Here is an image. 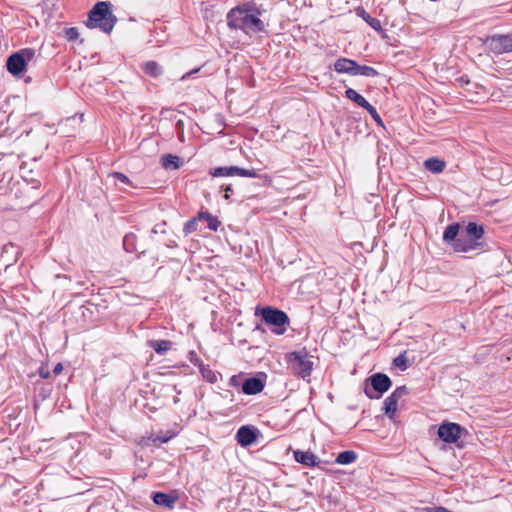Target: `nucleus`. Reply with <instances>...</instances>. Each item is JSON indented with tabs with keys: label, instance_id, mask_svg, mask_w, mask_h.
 Segmentation results:
<instances>
[{
	"label": "nucleus",
	"instance_id": "obj_22",
	"mask_svg": "<svg viewBox=\"0 0 512 512\" xmlns=\"http://www.w3.org/2000/svg\"><path fill=\"white\" fill-rule=\"evenodd\" d=\"M198 218L200 220H205L207 222V227L212 231H217L220 225V221L207 211H200L198 213Z\"/></svg>",
	"mask_w": 512,
	"mask_h": 512
},
{
	"label": "nucleus",
	"instance_id": "obj_31",
	"mask_svg": "<svg viewBox=\"0 0 512 512\" xmlns=\"http://www.w3.org/2000/svg\"><path fill=\"white\" fill-rule=\"evenodd\" d=\"M109 177L113 178L123 184L131 185L130 179L125 174H123L121 172H112L109 174Z\"/></svg>",
	"mask_w": 512,
	"mask_h": 512
},
{
	"label": "nucleus",
	"instance_id": "obj_12",
	"mask_svg": "<svg viewBox=\"0 0 512 512\" xmlns=\"http://www.w3.org/2000/svg\"><path fill=\"white\" fill-rule=\"evenodd\" d=\"M358 66L359 64L348 58H339L334 63V70L337 73H345L349 74L351 76H357L358 75Z\"/></svg>",
	"mask_w": 512,
	"mask_h": 512
},
{
	"label": "nucleus",
	"instance_id": "obj_27",
	"mask_svg": "<svg viewBox=\"0 0 512 512\" xmlns=\"http://www.w3.org/2000/svg\"><path fill=\"white\" fill-rule=\"evenodd\" d=\"M406 354L407 351H404L393 359V365L399 368L401 371H405L408 368V360Z\"/></svg>",
	"mask_w": 512,
	"mask_h": 512
},
{
	"label": "nucleus",
	"instance_id": "obj_20",
	"mask_svg": "<svg viewBox=\"0 0 512 512\" xmlns=\"http://www.w3.org/2000/svg\"><path fill=\"white\" fill-rule=\"evenodd\" d=\"M424 167L432 173H441L445 168V162L439 158H429L425 160Z\"/></svg>",
	"mask_w": 512,
	"mask_h": 512
},
{
	"label": "nucleus",
	"instance_id": "obj_44",
	"mask_svg": "<svg viewBox=\"0 0 512 512\" xmlns=\"http://www.w3.org/2000/svg\"><path fill=\"white\" fill-rule=\"evenodd\" d=\"M391 401H394L396 404L398 403L399 398L395 396V394L392 392L390 396L387 397Z\"/></svg>",
	"mask_w": 512,
	"mask_h": 512
},
{
	"label": "nucleus",
	"instance_id": "obj_4",
	"mask_svg": "<svg viewBox=\"0 0 512 512\" xmlns=\"http://www.w3.org/2000/svg\"><path fill=\"white\" fill-rule=\"evenodd\" d=\"M285 360L293 374L305 381H310L314 362L305 348L287 353Z\"/></svg>",
	"mask_w": 512,
	"mask_h": 512
},
{
	"label": "nucleus",
	"instance_id": "obj_18",
	"mask_svg": "<svg viewBox=\"0 0 512 512\" xmlns=\"http://www.w3.org/2000/svg\"><path fill=\"white\" fill-rule=\"evenodd\" d=\"M183 164L182 159L179 156L173 154H165L161 157V165L166 170L179 169Z\"/></svg>",
	"mask_w": 512,
	"mask_h": 512
},
{
	"label": "nucleus",
	"instance_id": "obj_39",
	"mask_svg": "<svg viewBox=\"0 0 512 512\" xmlns=\"http://www.w3.org/2000/svg\"><path fill=\"white\" fill-rule=\"evenodd\" d=\"M431 512H453L443 506H434Z\"/></svg>",
	"mask_w": 512,
	"mask_h": 512
},
{
	"label": "nucleus",
	"instance_id": "obj_3",
	"mask_svg": "<svg viewBox=\"0 0 512 512\" xmlns=\"http://www.w3.org/2000/svg\"><path fill=\"white\" fill-rule=\"evenodd\" d=\"M110 6L106 1L97 2L88 13L86 27L99 28L104 33L110 34L117 22V17L110 11Z\"/></svg>",
	"mask_w": 512,
	"mask_h": 512
},
{
	"label": "nucleus",
	"instance_id": "obj_14",
	"mask_svg": "<svg viewBox=\"0 0 512 512\" xmlns=\"http://www.w3.org/2000/svg\"><path fill=\"white\" fill-rule=\"evenodd\" d=\"M265 387V382L259 377L246 378L242 385L241 391L246 395H255L260 393Z\"/></svg>",
	"mask_w": 512,
	"mask_h": 512
},
{
	"label": "nucleus",
	"instance_id": "obj_2",
	"mask_svg": "<svg viewBox=\"0 0 512 512\" xmlns=\"http://www.w3.org/2000/svg\"><path fill=\"white\" fill-rule=\"evenodd\" d=\"M484 228L475 222H469L461 231L457 243L454 244V251L457 253H468L475 250H483Z\"/></svg>",
	"mask_w": 512,
	"mask_h": 512
},
{
	"label": "nucleus",
	"instance_id": "obj_21",
	"mask_svg": "<svg viewBox=\"0 0 512 512\" xmlns=\"http://www.w3.org/2000/svg\"><path fill=\"white\" fill-rule=\"evenodd\" d=\"M356 459H357V454L354 451L345 450V451L340 452L337 455L335 462L340 465H348V464L355 462Z\"/></svg>",
	"mask_w": 512,
	"mask_h": 512
},
{
	"label": "nucleus",
	"instance_id": "obj_43",
	"mask_svg": "<svg viewBox=\"0 0 512 512\" xmlns=\"http://www.w3.org/2000/svg\"><path fill=\"white\" fill-rule=\"evenodd\" d=\"M198 71H199V68L194 69V70H192V71H190V72H188V73L184 74V75L182 76V78H181V79H182V80H184V79H186V78L190 77L192 74L197 73Z\"/></svg>",
	"mask_w": 512,
	"mask_h": 512
},
{
	"label": "nucleus",
	"instance_id": "obj_46",
	"mask_svg": "<svg viewBox=\"0 0 512 512\" xmlns=\"http://www.w3.org/2000/svg\"><path fill=\"white\" fill-rule=\"evenodd\" d=\"M433 507H424L419 512H431Z\"/></svg>",
	"mask_w": 512,
	"mask_h": 512
},
{
	"label": "nucleus",
	"instance_id": "obj_35",
	"mask_svg": "<svg viewBox=\"0 0 512 512\" xmlns=\"http://www.w3.org/2000/svg\"><path fill=\"white\" fill-rule=\"evenodd\" d=\"M409 392L408 388L403 385V386H399L397 387L393 393L395 394L396 397H398L399 399L402 398L403 396L407 395Z\"/></svg>",
	"mask_w": 512,
	"mask_h": 512
},
{
	"label": "nucleus",
	"instance_id": "obj_7",
	"mask_svg": "<svg viewBox=\"0 0 512 512\" xmlns=\"http://www.w3.org/2000/svg\"><path fill=\"white\" fill-rule=\"evenodd\" d=\"M260 315L262 320L268 325L284 327L285 325L289 324L288 315L284 311L271 306L262 308ZM284 331L285 328H283L281 331H278V333H283Z\"/></svg>",
	"mask_w": 512,
	"mask_h": 512
},
{
	"label": "nucleus",
	"instance_id": "obj_30",
	"mask_svg": "<svg viewBox=\"0 0 512 512\" xmlns=\"http://www.w3.org/2000/svg\"><path fill=\"white\" fill-rule=\"evenodd\" d=\"M197 226H198V221L196 218H192L190 220H188L185 224H184V227H183V232L185 235H188L194 231L197 230Z\"/></svg>",
	"mask_w": 512,
	"mask_h": 512
},
{
	"label": "nucleus",
	"instance_id": "obj_40",
	"mask_svg": "<svg viewBox=\"0 0 512 512\" xmlns=\"http://www.w3.org/2000/svg\"><path fill=\"white\" fill-rule=\"evenodd\" d=\"M62 370H63V366H62V364H61V363H58V364H56V366L54 367V369H53V373L57 376V375L61 374Z\"/></svg>",
	"mask_w": 512,
	"mask_h": 512
},
{
	"label": "nucleus",
	"instance_id": "obj_23",
	"mask_svg": "<svg viewBox=\"0 0 512 512\" xmlns=\"http://www.w3.org/2000/svg\"><path fill=\"white\" fill-rule=\"evenodd\" d=\"M144 72L150 77L157 78L163 73L161 65L155 61H148L144 64Z\"/></svg>",
	"mask_w": 512,
	"mask_h": 512
},
{
	"label": "nucleus",
	"instance_id": "obj_9",
	"mask_svg": "<svg viewBox=\"0 0 512 512\" xmlns=\"http://www.w3.org/2000/svg\"><path fill=\"white\" fill-rule=\"evenodd\" d=\"M465 429L453 422H444L438 428V437L445 443H456Z\"/></svg>",
	"mask_w": 512,
	"mask_h": 512
},
{
	"label": "nucleus",
	"instance_id": "obj_28",
	"mask_svg": "<svg viewBox=\"0 0 512 512\" xmlns=\"http://www.w3.org/2000/svg\"><path fill=\"white\" fill-rule=\"evenodd\" d=\"M384 413L386 416H388L390 419H393L395 412L397 411V404L394 401H391L390 399L386 398L384 400Z\"/></svg>",
	"mask_w": 512,
	"mask_h": 512
},
{
	"label": "nucleus",
	"instance_id": "obj_5",
	"mask_svg": "<svg viewBox=\"0 0 512 512\" xmlns=\"http://www.w3.org/2000/svg\"><path fill=\"white\" fill-rule=\"evenodd\" d=\"M35 50L23 48L11 54L6 61V68L13 76H20L26 70L28 62L35 57Z\"/></svg>",
	"mask_w": 512,
	"mask_h": 512
},
{
	"label": "nucleus",
	"instance_id": "obj_42",
	"mask_svg": "<svg viewBox=\"0 0 512 512\" xmlns=\"http://www.w3.org/2000/svg\"><path fill=\"white\" fill-rule=\"evenodd\" d=\"M192 357L190 358V361L194 364V365H197L199 367V363L202 362L201 360H199L194 353H191Z\"/></svg>",
	"mask_w": 512,
	"mask_h": 512
},
{
	"label": "nucleus",
	"instance_id": "obj_29",
	"mask_svg": "<svg viewBox=\"0 0 512 512\" xmlns=\"http://www.w3.org/2000/svg\"><path fill=\"white\" fill-rule=\"evenodd\" d=\"M358 75L365 77H376L379 75L378 71L371 66L367 65H359L358 66Z\"/></svg>",
	"mask_w": 512,
	"mask_h": 512
},
{
	"label": "nucleus",
	"instance_id": "obj_6",
	"mask_svg": "<svg viewBox=\"0 0 512 512\" xmlns=\"http://www.w3.org/2000/svg\"><path fill=\"white\" fill-rule=\"evenodd\" d=\"M371 388H365V394L370 399H378L391 387V379L384 373H375L369 378Z\"/></svg>",
	"mask_w": 512,
	"mask_h": 512
},
{
	"label": "nucleus",
	"instance_id": "obj_41",
	"mask_svg": "<svg viewBox=\"0 0 512 512\" xmlns=\"http://www.w3.org/2000/svg\"><path fill=\"white\" fill-rule=\"evenodd\" d=\"M230 385L236 387L239 385V378L238 376H232L231 379H230Z\"/></svg>",
	"mask_w": 512,
	"mask_h": 512
},
{
	"label": "nucleus",
	"instance_id": "obj_19",
	"mask_svg": "<svg viewBox=\"0 0 512 512\" xmlns=\"http://www.w3.org/2000/svg\"><path fill=\"white\" fill-rule=\"evenodd\" d=\"M345 96L365 110L370 106V103L361 94L352 88L346 89Z\"/></svg>",
	"mask_w": 512,
	"mask_h": 512
},
{
	"label": "nucleus",
	"instance_id": "obj_10",
	"mask_svg": "<svg viewBox=\"0 0 512 512\" xmlns=\"http://www.w3.org/2000/svg\"><path fill=\"white\" fill-rule=\"evenodd\" d=\"M490 49L497 54L512 52V33L497 34L488 39Z\"/></svg>",
	"mask_w": 512,
	"mask_h": 512
},
{
	"label": "nucleus",
	"instance_id": "obj_45",
	"mask_svg": "<svg viewBox=\"0 0 512 512\" xmlns=\"http://www.w3.org/2000/svg\"><path fill=\"white\" fill-rule=\"evenodd\" d=\"M40 376L42 378H48L49 377V372L43 371V369H41L40 370Z\"/></svg>",
	"mask_w": 512,
	"mask_h": 512
},
{
	"label": "nucleus",
	"instance_id": "obj_25",
	"mask_svg": "<svg viewBox=\"0 0 512 512\" xmlns=\"http://www.w3.org/2000/svg\"><path fill=\"white\" fill-rule=\"evenodd\" d=\"M199 371L202 377L208 382L215 383L217 381L215 372L211 370L208 365L203 364V362L199 363Z\"/></svg>",
	"mask_w": 512,
	"mask_h": 512
},
{
	"label": "nucleus",
	"instance_id": "obj_33",
	"mask_svg": "<svg viewBox=\"0 0 512 512\" xmlns=\"http://www.w3.org/2000/svg\"><path fill=\"white\" fill-rule=\"evenodd\" d=\"M366 111L370 114V116L375 120V122L378 125L384 126L383 121H382L379 113L377 112V110H376V108L374 106H372L370 104V106L368 107V109H366Z\"/></svg>",
	"mask_w": 512,
	"mask_h": 512
},
{
	"label": "nucleus",
	"instance_id": "obj_13",
	"mask_svg": "<svg viewBox=\"0 0 512 512\" xmlns=\"http://www.w3.org/2000/svg\"><path fill=\"white\" fill-rule=\"evenodd\" d=\"M19 255L20 250L13 243L9 242L2 246V262L5 263V270L17 262Z\"/></svg>",
	"mask_w": 512,
	"mask_h": 512
},
{
	"label": "nucleus",
	"instance_id": "obj_11",
	"mask_svg": "<svg viewBox=\"0 0 512 512\" xmlns=\"http://www.w3.org/2000/svg\"><path fill=\"white\" fill-rule=\"evenodd\" d=\"M259 431L251 425L241 426L236 433V440L242 447L252 445L258 437Z\"/></svg>",
	"mask_w": 512,
	"mask_h": 512
},
{
	"label": "nucleus",
	"instance_id": "obj_8",
	"mask_svg": "<svg viewBox=\"0 0 512 512\" xmlns=\"http://www.w3.org/2000/svg\"><path fill=\"white\" fill-rule=\"evenodd\" d=\"M213 177L241 176L248 178H258L260 175L255 169H245L237 166L216 167L210 171Z\"/></svg>",
	"mask_w": 512,
	"mask_h": 512
},
{
	"label": "nucleus",
	"instance_id": "obj_16",
	"mask_svg": "<svg viewBox=\"0 0 512 512\" xmlns=\"http://www.w3.org/2000/svg\"><path fill=\"white\" fill-rule=\"evenodd\" d=\"M293 455L295 461L304 466L315 467L319 464L317 456L310 451L296 450L294 451Z\"/></svg>",
	"mask_w": 512,
	"mask_h": 512
},
{
	"label": "nucleus",
	"instance_id": "obj_37",
	"mask_svg": "<svg viewBox=\"0 0 512 512\" xmlns=\"http://www.w3.org/2000/svg\"><path fill=\"white\" fill-rule=\"evenodd\" d=\"M368 23L370 24L371 27H373L374 29H380L381 28V24H380V21L378 19H375V18H371L370 21H368Z\"/></svg>",
	"mask_w": 512,
	"mask_h": 512
},
{
	"label": "nucleus",
	"instance_id": "obj_34",
	"mask_svg": "<svg viewBox=\"0 0 512 512\" xmlns=\"http://www.w3.org/2000/svg\"><path fill=\"white\" fill-rule=\"evenodd\" d=\"M220 189L225 192L224 193V198L226 200H229L230 199V194L233 193V185L231 183H229V184H222L220 186Z\"/></svg>",
	"mask_w": 512,
	"mask_h": 512
},
{
	"label": "nucleus",
	"instance_id": "obj_15",
	"mask_svg": "<svg viewBox=\"0 0 512 512\" xmlns=\"http://www.w3.org/2000/svg\"><path fill=\"white\" fill-rule=\"evenodd\" d=\"M152 500L157 506L173 509L177 501V496L164 492H154L152 494Z\"/></svg>",
	"mask_w": 512,
	"mask_h": 512
},
{
	"label": "nucleus",
	"instance_id": "obj_32",
	"mask_svg": "<svg viewBox=\"0 0 512 512\" xmlns=\"http://www.w3.org/2000/svg\"><path fill=\"white\" fill-rule=\"evenodd\" d=\"M65 37L68 41H75L79 37V32L76 27H70L65 30Z\"/></svg>",
	"mask_w": 512,
	"mask_h": 512
},
{
	"label": "nucleus",
	"instance_id": "obj_38",
	"mask_svg": "<svg viewBox=\"0 0 512 512\" xmlns=\"http://www.w3.org/2000/svg\"><path fill=\"white\" fill-rule=\"evenodd\" d=\"M176 129L181 130V134L179 136L180 140L183 138V129H184V122L182 120H178L176 122Z\"/></svg>",
	"mask_w": 512,
	"mask_h": 512
},
{
	"label": "nucleus",
	"instance_id": "obj_36",
	"mask_svg": "<svg viewBox=\"0 0 512 512\" xmlns=\"http://www.w3.org/2000/svg\"><path fill=\"white\" fill-rule=\"evenodd\" d=\"M171 438H172V435H170V436H160V435H157V436L153 439V442H157V441H159L160 443H166V442H168Z\"/></svg>",
	"mask_w": 512,
	"mask_h": 512
},
{
	"label": "nucleus",
	"instance_id": "obj_17",
	"mask_svg": "<svg viewBox=\"0 0 512 512\" xmlns=\"http://www.w3.org/2000/svg\"><path fill=\"white\" fill-rule=\"evenodd\" d=\"M460 233L459 223L450 224L445 228L443 241L454 249V244L457 243Z\"/></svg>",
	"mask_w": 512,
	"mask_h": 512
},
{
	"label": "nucleus",
	"instance_id": "obj_24",
	"mask_svg": "<svg viewBox=\"0 0 512 512\" xmlns=\"http://www.w3.org/2000/svg\"><path fill=\"white\" fill-rule=\"evenodd\" d=\"M169 340H154L150 342V347L154 349L157 354H165L171 348Z\"/></svg>",
	"mask_w": 512,
	"mask_h": 512
},
{
	"label": "nucleus",
	"instance_id": "obj_1",
	"mask_svg": "<svg viewBox=\"0 0 512 512\" xmlns=\"http://www.w3.org/2000/svg\"><path fill=\"white\" fill-rule=\"evenodd\" d=\"M227 25L231 29L241 30L247 35L265 30V24L260 19V11L249 4L237 6L227 14Z\"/></svg>",
	"mask_w": 512,
	"mask_h": 512
},
{
	"label": "nucleus",
	"instance_id": "obj_26",
	"mask_svg": "<svg viewBox=\"0 0 512 512\" xmlns=\"http://www.w3.org/2000/svg\"><path fill=\"white\" fill-rule=\"evenodd\" d=\"M123 247L125 251L132 253L137 251L136 248V235L133 233H128L123 238Z\"/></svg>",
	"mask_w": 512,
	"mask_h": 512
}]
</instances>
